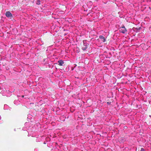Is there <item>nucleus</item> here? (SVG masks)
Segmentation results:
<instances>
[{"label":"nucleus","instance_id":"obj_1","mask_svg":"<svg viewBox=\"0 0 151 151\" xmlns=\"http://www.w3.org/2000/svg\"><path fill=\"white\" fill-rule=\"evenodd\" d=\"M120 32L123 34H126L127 33V30L124 25H122L119 28Z\"/></svg>","mask_w":151,"mask_h":151},{"label":"nucleus","instance_id":"obj_2","mask_svg":"<svg viewBox=\"0 0 151 151\" xmlns=\"http://www.w3.org/2000/svg\"><path fill=\"white\" fill-rule=\"evenodd\" d=\"M6 16L8 17H12L13 16L12 13L9 11H7L5 13Z\"/></svg>","mask_w":151,"mask_h":151},{"label":"nucleus","instance_id":"obj_3","mask_svg":"<svg viewBox=\"0 0 151 151\" xmlns=\"http://www.w3.org/2000/svg\"><path fill=\"white\" fill-rule=\"evenodd\" d=\"M58 63L59 65L60 66H62L64 63V62L63 60H60L58 61Z\"/></svg>","mask_w":151,"mask_h":151},{"label":"nucleus","instance_id":"obj_4","mask_svg":"<svg viewBox=\"0 0 151 151\" xmlns=\"http://www.w3.org/2000/svg\"><path fill=\"white\" fill-rule=\"evenodd\" d=\"M99 38L103 42H105L106 40L104 37L102 35H100L99 36Z\"/></svg>","mask_w":151,"mask_h":151},{"label":"nucleus","instance_id":"obj_5","mask_svg":"<svg viewBox=\"0 0 151 151\" xmlns=\"http://www.w3.org/2000/svg\"><path fill=\"white\" fill-rule=\"evenodd\" d=\"M83 45L84 46L88 47L89 45V44L86 42V40H83Z\"/></svg>","mask_w":151,"mask_h":151},{"label":"nucleus","instance_id":"obj_6","mask_svg":"<svg viewBox=\"0 0 151 151\" xmlns=\"http://www.w3.org/2000/svg\"><path fill=\"white\" fill-rule=\"evenodd\" d=\"M19 102H20V101H18V100H15L14 101V104H15L16 105H17L18 104H19Z\"/></svg>","mask_w":151,"mask_h":151},{"label":"nucleus","instance_id":"obj_7","mask_svg":"<svg viewBox=\"0 0 151 151\" xmlns=\"http://www.w3.org/2000/svg\"><path fill=\"white\" fill-rule=\"evenodd\" d=\"M6 92L5 91H2L0 93L1 94H2V95L3 96H6Z\"/></svg>","mask_w":151,"mask_h":151},{"label":"nucleus","instance_id":"obj_8","mask_svg":"<svg viewBox=\"0 0 151 151\" xmlns=\"http://www.w3.org/2000/svg\"><path fill=\"white\" fill-rule=\"evenodd\" d=\"M87 47H88L84 46L83 47L82 49L83 51H85L87 49Z\"/></svg>","mask_w":151,"mask_h":151},{"label":"nucleus","instance_id":"obj_9","mask_svg":"<svg viewBox=\"0 0 151 151\" xmlns=\"http://www.w3.org/2000/svg\"><path fill=\"white\" fill-rule=\"evenodd\" d=\"M133 29L134 30V31H135L136 32H137L138 30V29L137 28H135L134 27L133 28Z\"/></svg>","mask_w":151,"mask_h":151},{"label":"nucleus","instance_id":"obj_10","mask_svg":"<svg viewBox=\"0 0 151 151\" xmlns=\"http://www.w3.org/2000/svg\"><path fill=\"white\" fill-rule=\"evenodd\" d=\"M36 3L37 5H40V0H37L36 2Z\"/></svg>","mask_w":151,"mask_h":151},{"label":"nucleus","instance_id":"obj_11","mask_svg":"<svg viewBox=\"0 0 151 151\" xmlns=\"http://www.w3.org/2000/svg\"><path fill=\"white\" fill-rule=\"evenodd\" d=\"M28 124H29V123L26 122L24 124V125L25 126H26L27 125H28Z\"/></svg>","mask_w":151,"mask_h":151},{"label":"nucleus","instance_id":"obj_12","mask_svg":"<svg viewBox=\"0 0 151 151\" xmlns=\"http://www.w3.org/2000/svg\"><path fill=\"white\" fill-rule=\"evenodd\" d=\"M140 151H145V150L143 148H141Z\"/></svg>","mask_w":151,"mask_h":151},{"label":"nucleus","instance_id":"obj_13","mask_svg":"<svg viewBox=\"0 0 151 151\" xmlns=\"http://www.w3.org/2000/svg\"><path fill=\"white\" fill-rule=\"evenodd\" d=\"M7 106V105H4V109H5V107L6 106Z\"/></svg>","mask_w":151,"mask_h":151},{"label":"nucleus","instance_id":"obj_14","mask_svg":"<svg viewBox=\"0 0 151 151\" xmlns=\"http://www.w3.org/2000/svg\"><path fill=\"white\" fill-rule=\"evenodd\" d=\"M23 130H26V129H25L24 128H23Z\"/></svg>","mask_w":151,"mask_h":151},{"label":"nucleus","instance_id":"obj_15","mask_svg":"<svg viewBox=\"0 0 151 151\" xmlns=\"http://www.w3.org/2000/svg\"><path fill=\"white\" fill-rule=\"evenodd\" d=\"M1 119V116H0V120Z\"/></svg>","mask_w":151,"mask_h":151},{"label":"nucleus","instance_id":"obj_16","mask_svg":"<svg viewBox=\"0 0 151 151\" xmlns=\"http://www.w3.org/2000/svg\"><path fill=\"white\" fill-rule=\"evenodd\" d=\"M22 97L23 98V97H24V96H22Z\"/></svg>","mask_w":151,"mask_h":151}]
</instances>
